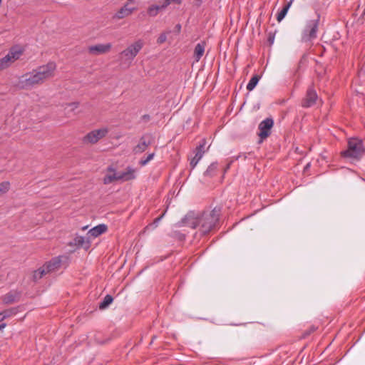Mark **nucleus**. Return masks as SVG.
Masks as SVG:
<instances>
[{"mask_svg":"<svg viewBox=\"0 0 365 365\" xmlns=\"http://www.w3.org/2000/svg\"><path fill=\"white\" fill-rule=\"evenodd\" d=\"M56 68V63L50 61L46 65L39 66L36 69L20 76L16 86L20 89L31 90L53 78L55 76Z\"/></svg>","mask_w":365,"mask_h":365,"instance_id":"f257e3e1","label":"nucleus"},{"mask_svg":"<svg viewBox=\"0 0 365 365\" xmlns=\"http://www.w3.org/2000/svg\"><path fill=\"white\" fill-rule=\"evenodd\" d=\"M217 220L218 215L213 210L210 212H205L200 216L188 214L183 220V224L192 229L199 228L201 233L205 235L215 227Z\"/></svg>","mask_w":365,"mask_h":365,"instance_id":"f03ea898","label":"nucleus"},{"mask_svg":"<svg viewBox=\"0 0 365 365\" xmlns=\"http://www.w3.org/2000/svg\"><path fill=\"white\" fill-rule=\"evenodd\" d=\"M143 47V42L142 40H138L128 46L120 54L121 64L126 67H129Z\"/></svg>","mask_w":365,"mask_h":365,"instance_id":"7ed1b4c3","label":"nucleus"},{"mask_svg":"<svg viewBox=\"0 0 365 365\" xmlns=\"http://www.w3.org/2000/svg\"><path fill=\"white\" fill-rule=\"evenodd\" d=\"M365 153V144L359 138H351L348 141V148L342 153L345 158L359 159Z\"/></svg>","mask_w":365,"mask_h":365,"instance_id":"20e7f679","label":"nucleus"},{"mask_svg":"<svg viewBox=\"0 0 365 365\" xmlns=\"http://www.w3.org/2000/svg\"><path fill=\"white\" fill-rule=\"evenodd\" d=\"M22 54V50L20 48H12L7 55L0 59V71L10 66L15 61L19 59Z\"/></svg>","mask_w":365,"mask_h":365,"instance_id":"39448f33","label":"nucleus"},{"mask_svg":"<svg viewBox=\"0 0 365 365\" xmlns=\"http://www.w3.org/2000/svg\"><path fill=\"white\" fill-rule=\"evenodd\" d=\"M318 28L317 20H310L307 21L306 27L302 33V39L304 42L311 41L317 38Z\"/></svg>","mask_w":365,"mask_h":365,"instance_id":"423d86ee","label":"nucleus"},{"mask_svg":"<svg viewBox=\"0 0 365 365\" xmlns=\"http://www.w3.org/2000/svg\"><path fill=\"white\" fill-rule=\"evenodd\" d=\"M108 133V129L106 127L93 130L84 136L83 142L91 144L96 143L98 140L103 138Z\"/></svg>","mask_w":365,"mask_h":365,"instance_id":"0eeeda50","label":"nucleus"},{"mask_svg":"<svg viewBox=\"0 0 365 365\" xmlns=\"http://www.w3.org/2000/svg\"><path fill=\"white\" fill-rule=\"evenodd\" d=\"M138 170L131 166H127L123 170L119 171V181L126 182L135 180L137 178Z\"/></svg>","mask_w":365,"mask_h":365,"instance_id":"6e6552de","label":"nucleus"},{"mask_svg":"<svg viewBox=\"0 0 365 365\" xmlns=\"http://www.w3.org/2000/svg\"><path fill=\"white\" fill-rule=\"evenodd\" d=\"M274 122L272 118H266L259 125V136L261 140L267 138L270 134V130L273 126Z\"/></svg>","mask_w":365,"mask_h":365,"instance_id":"1a4fd4ad","label":"nucleus"},{"mask_svg":"<svg viewBox=\"0 0 365 365\" xmlns=\"http://www.w3.org/2000/svg\"><path fill=\"white\" fill-rule=\"evenodd\" d=\"M112 45L110 43L104 44H96L91 46L88 48V51L91 53L95 55H99L106 53L111 49Z\"/></svg>","mask_w":365,"mask_h":365,"instance_id":"9d476101","label":"nucleus"},{"mask_svg":"<svg viewBox=\"0 0 365 365\" xmlns=\"http://www.w3.org/2000/svg\"><path fill=\"white\" fill-rule=\"evenodd\" d=\"M135 9V7H130L128 4H125L114 14L113 18L115 19H122L130 16Z\"/></svg>","mask_w":365,"mask_h":365,"instance_id":"9b49d317","label":"nucleus"},{"mask_svg":"<svg viewBox=\"0 0 365 365\" xmlns=\"http://www.w3.org/2000/svg\"><path fill=\"white\" fill-rule=\"evenodd\" d=\"M317 99V94L313 88L307 90L306 97L303 101L302 106L304 107H311L315 104Z\"/></svg>","mask_w":365,"mask_h":365,"instance_id":"f8f14e48","label":"nucleus"},{"mask_svg":"<svg viewBox=\"0 0 365 365\" xmlns=\"http://www.w3.org/2000/svg\"><path fill=\"white\" fill-rule=\"evenodd\" d=\"M119 171H116L114 168L110 167L107 170V173L103 178L104 184H110L114 181H119Z\"/></svg>","mask_w":365,"mask_h":365,"instance_id":"ddd939ff","label":"nucleus"},{"mask_svg":"<svg viewBox=\"0 0 365 365\" xmlns=\"http://www.w3.org/2000/svg\"><path fill=\"white\" fill-rule=\"evenodd\" d=\"M61 258L58 257L52 259L51 261L44 264L43 267H46V271L48 273L58 270L61 267Z\"/></svg>","mask_w":365,"mask_h":365,"instance_id":"4468645a","label":"nucleus"},{"mask_svg":"<svg viewBox=\"0 0 365 365\" xmlns=\"http://www.w3.org/2000/svg\"><path fill=\"white\" fill-rule=\"evenodd\" d=\"M107 231V226L104 224H100L92 229H91L88 232V235L89 237L96 238L101 235L105 233Z\"/></svg>","mask_w":365,"mask_h":365,"instance_id":"2eb2a0df","label":"nucleus"},{"mask_svg":"<svg viewBox=\"0 0 365 365\" xmlns=\"http://www.w3.org/2000/svg\"><path fill=\"white\" fill-rule=\"evenodd\" d=\"M204 145V144H201L196 148L195 156L190 160V166L192 169H193L197 165L198 162L202 158L205 153Z\"/></svg>","mask_w":365,"mask_h":365,"instance_id":"dca6fc26","label":"nucleus"},{"mask_svg":"<svg viewBox=\"0 0 365 365\" xmlns=\"http://www.w3.org/2000/svg\"><path fill=\"white\" fill-rule=\"evenodd\" d=\"M20 293L17 291L12 290L3 296L2 300L5 304H11L19 300Z\"/></svg>","mask_w":365,"mask_h":365,"instance_id":"f3484780","label":"nucleus"},{"mask_svg":"<svg viewBox=\"0 0 365 365\" xmlns=\"http://www.w3.org/2000/svg\"><path fill=\"white\" fill-rule=\"evenodd\" d=\"M206 43L204 41L198 43L194 49L193 56L196 62H198L205 53Z\"/></svg>","mask_w":365,"mask_h":365,"instance_id":"a211bd4d","label":"nucleus"},{"mask_svg":"<svg viewBox=\"0 0 365 365\" xmlns=\"http://www.w3.org/2000/svg\"><path fill=\"white\" fill-rule=\"evenodd\" d=\"M149 144V142H146L144 138H142L140 142L133 148V152L135 153H141L147 149Z\"/></svg>","mask_w":365,"mask_h":365,"instance_id":"6ab92c4d","label":"nucleus"},{"mask_svg":"<svg viewBox=\"0 0 365 365\" xmlns=\"http://www.w3.org/2000/svg\"><path fill=\"white\" fill-rule=\"evenodd\" d=\"M292 4V1L286 4L282 9L278 13L277 16V20L280 22L287 15Z\"/></svg>","mask_w":365,"mask_h":365,"instance_id":"aec40b11","label":"nucleus"},{"mask_svg":"<svg viewBox=\"0 0 365 365\" xmlns=\"http://www.w3.org/2000/svg\"><path fill=\"white\" fill-rule=\"evenodd\" d=\"M259 80V77L258 76L256 75L252 76L247 85V89L250 91H252L258 83Z\"/></svg>","mask_w":365,"mask_h":365,"instance_id":"412c9836","label":"nucleus"},{"mask_svg":"<svg viewBox=\"0 0 365 365\" xmlns=\"http://www.w3.org/2000/svg\"><path fill=\"white\" fill-rule=\"evenodd\" d=\"M113 297L110 296V295H106L103 302H101L99 304V309H106V307H108V305H110L112 302H113Z\"/></svg>","mask_w":365,"mask_h":365,"instance_id":"4be33fe9","label":"nucleus"},{"mask_svg":"<svg viewBox=\"0 0 365 365\" xmlns=\"http://www.w3.org/2000/svg\"><path fill=\"white\" fill-rule=\"evenodd\" d=\"M46 273H48V272L46 271V267H42L39 268L38 269L36 270L34 272V274H33L34 280L36 281V280L40 279Z\"/></svg>","mask_w":365,"mask_h":365,"instance_id":"5701e85b","label":"nucleus"},{"mask_svg":"<svg viewBox=\"0 0 365 365\" xmlns=\"http://www.w3.org/2000/svg\"><path fill=\"white\" fill-rule=\"evenodd\" d=\"M78 102H73L70 103L66 105L65 107V111L66 114H70L71 113H73L75 111L76 108L78 107Z\"/></svg>","mask_w":365,"mask_h":365,"instance_id":"b1692460","label":"nucleus"},{"mask_svg":"<svg viewBox=\"0 0 365 365\" xmlns=\"http://www.w3.org/2000/svg\"><path fill=\"white\" fill-rule=\"evenodd\" d=\"M75 242L77 245L83 246L84 245H86L87 247L89 246V237H85L82 236H77L75 238Z\"/></svg>","mask_w":365,"mask_h":365,"instance_id":"393cba45","label":"nucleus"},{"mask_svg":"<svg viewBox=\"0 0 365 365\" xmlns=\"http://www.w3.org/2000/svg\"><path fill=\"white\" fill-rule=\"evenodd\" d=\"M163 9L162 6H156L153 5L148 8V14L150 16H155L158 14L160 9Z\"/></svg>","mask_w":365,"mask_h":365,"instance_id":"a878e982","label":"nucleus"},{"mask_svg":"<svg viewBox=\"0 0 365 365\" xmlns=\"http://www.w3.org/2000/svg\"><path fill=\"white\" fill-rule=\"evenodd\" d=\"M154 156H155V153H150L145 158H142L139 161V165H141V166H145L150 160H152L153 159Z\"/></svg>","mask_w":365,"mask_h":365,"instance_id":"bb28decb","label":"nucleus"},{"mask_svg":"<svg viewBox=\"0 0 365 365\" xmlns=\"http://www.w3.org/2000/svg\"><path fill=\"white\" fill-rule=\"evenodd\" d=\"M170 33V31H167L166 32L162 33L157 39V43L158 44H162L167 40V35Z\"/></svg>","mask_w":365,"mask_h":365,"instance_id":"cd10ccee","label":"nucleus"},{"mask_svg":"<svg viewBox=\"0 0 365 365\" xmlns=\"http://www.w3.org/2000/svg\"><path fill=\"white\" fill-rule=\"evenodd\" d=\"M9 189V182H3L0 183V195L6 192Z\"/></svg>","mask_w":365,"mask_h":365,"instance_id":"c85d7f7f","label":"nucleus"},{"mask_svg":"<svg viewBox=\"0 0 365 365\" xmlns=\"http://www.w3.org/2000/svg\"><path fill=\"white\" fill-rule=\"evenodd\" d=\"M217 169V163H212L207 170L205 171L206 175H211L212 173H214Z\"/></svg>","mask_w":365,"mask_h":365,"instance_id":"c756f323","label":"nucleus"},{"mask_svg":"<svg viewBox=\"0 0 365 365\" xmlns=\"http://www.w3.org/2000/svg\"><path fill=\"white\" fill-rule=\"evenodd\" d=\"M172 2L175 3V4H180L181 0H165L164 3L162 4V7L165 8L168 5H170Z\"/></svg>","mask_w":365,"mask_h":365,"instance_id":"7c9ffc66","label":"nucleus"},{"mask_svg":"<svg viewBox=\"0 0 365 365\" xmlns=\"http://www.w3.org/2000/svg\"><path fill=\"white\" fill-rule=\"evenodd\" d=\"M3 313H5L6 315V317H9L14 314L15 311H14V309H11L5 310L3 312Z\"/></svg>","mask_w":365,"mask_h":365,"instance_id":"2f4dec72","label":"nucleus"},{"mask_svg":"<svg viewBox=\"0 0 365 365\" xmlns=\"http://www.w3.org/2000/svg\"><path fill=\"white\" fill-rule=\"evenodd\" d=\"M6 318V315L5 313H3V312L0 313V322L4 320Z\"/></svg>","mask_w":365,"mask_h":365,"instance_id":"473e14b6","label":"nucleus"},{"mask_svg":"<svg viewBox=\"0 0 365 365\" xmlns=\"http://www.w3.org/2000/svg\"><path fill=\"white\" fill-rule=\"evenodd\" d=\"M176 29H177L178 32H179L181 29V26L180 24H178L176 26Z\"/></svg>","mask_w":365,"mask_h":365,"instance_id":"72a5a7b5","label":"nucleus"},{"mask_svg":"<svg viewBox=\"0 0 365 365\" xmlns=\"http://www.w3.org/2000/svg\"><path fill=\"white\" fill-rule=\"evenodd\" d=\"M6 327V324H0V330L3 329Z\"/></svg>","mask_w":365,"mask_h":365,"instance_id":"f704fd0d","label":"nucleus"},{"mask_svg":"<svg viewBox=\"0 0 365 365\" xmlns=\"http://www.w3.org/2000/svg\"><path fill=\"white\" fill-rule=\"evenodd\" d=\"M161 217H162V216H161V217H158V218H157V219L155 220V222H158V221H160V219H161Z\"/></svg>","mask_w":365,"mask_h":365,"instance_id":"c9c22d12","label":"nucleus"},{"mask_svg":"<svg viewBox=\"0 0 365 365\" xmlns=\"http://www.w3.org/2000/svg\"><path fill=\"white\" fill-rule=\"evenodd\" d=\"M87 227H88L87 226H85V227H83L82 228V230H86V229H87Z\"/></svg>","mask_w":365,"mask_h":365,"instance_id":"e433bc0d","label":"nucleus"},{"mask_svg":"<svg viewBox=\"0 0 365 365\" xmlns=\"http://www.w3.org/2000/svg\"><path fill=\"white\" fill-rule=\"evenodd\" d=\"M230 165V164H228V165H227V168H226V169H229Z\"/></svg>","mask_w":365,"mask_h":365,"instance_id":"4c0bfd02","label":"nucleus"},{"mask_svg":"<svg viewBox=\"0 0 365 365\" xmlns=\"http://www.w3.org/2000/svg\"><path fill=\"white\" fill-rule=\"evenodd\" d=\"M240 157V155L236 157L235 160H237Z\"/></svg>","mask_w":365,"mask_h":365,"instance_id":"58836bf2","label":"nucleus"}]
</instances>
